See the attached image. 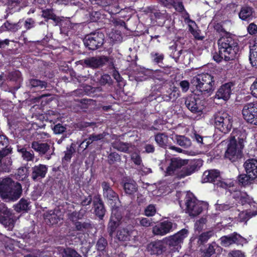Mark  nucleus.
Here are the masks:
<instances>
[{
  "label": "nucleus",
  "instance_id": "6e6552de",
  "mask_svg": "<svg viewBox=\"0 0 257 257\" xmlns=\"http://www.w3.org/2000/svg\"><path fill=\"white\" fill-rule=\"evenodd\" d=\"M242 113L246 121L257 125V102L248 103L244 105Z\"/></svg>",
  "mask_w": 257,
  "mask_h": 257
},
{
  "label": "nucleus",
  "instance_id": "7ed1b4c3",
  "mask_svg": "<svg viewBox=\"0 0 257 257\" xmlns=\"http://www.w3.org/2000/svg\"><path fill=\"white\" fill-rule=\"evenodd\" d=\"M218 54L213 55V58L217 62H220L222 59L225 61L232 60L236 58L239 48L237 43L232 38L223 37L218 41Z\"/></svg>",
  "mask_w": 257,
  "mask_h": 257
},
{
  "label": "nucleus",
  "instance_id": "69168bd1",
  "mask_svg": "<svg viewBox=\"0 0 257 257\" xmlns=\"http://www.w3.org/2000/svg\"><path fill=\"white\" fill-rule=\"evenodd\" d=\"M131 159L133 162L137 165H141L142 163V160L140 155L136 153H133L131 155Z\"/></svg>",
  "mask_w": 257,
  "mask_h": 257
},
{
  "label": "nucleus",
  "instance_id": "13d9d810",
  "mask_svg": "<svg viewBox=\"0 0 257 257\" xmlns=\"http://www.w3.org/2000/svg\"><path fill=\"white\" fill-rule=\"evenodd\" d=\"M212 235V232L210 231L202 233L199 237V242L200 243H203L206 242Z\"/></svg>",
  "mask_w": 257,
  "mask_h": 257
},
{
  "label": "nucleus",
  "instance_id": "3c124183",
  "mask_svg": "<svg viewBox=\"0 0 257 257\" xmlns=\"http://www.w3.org/2000/svg\"><path fill=\"white\" fill-rule=\"evenodd\" d=\"M250 179H251L248 175L241 174L238 176L239 183L242 186H246L250 183Z\"/></svg>",
  "mask_w": 257,
  "mask_h": 257
},
{
  "label": "nucleus",
  "instance_id": "aec40b11",
  "mask_svg": "<svg viewBox=\"0 0 257 257\" xmlns=\"http://www.w3.org/2000/svg\"><path fill=\"white\" fill-rule=\"evenodd\" d=\"M44 218L45 222L47 224L53 225L57 224L61 220L63 219V215L59 209H55L54 210H50L44 215Z\"/></svg>",
  "mask_w": 257,
  "mask_h": 257
},
{
  "label": "nucleus",
  "instance_id": "423d86ee",
  "mask_svg": "<svg viewBox=\"0 0 257 257\" xmlns=\"http://www.w3.org/2000/svg\"><path fill=\"white\" fill-rule=\"evenodd\" d=\"M184 202L186 212L192 216H196L199 215L203 208L207 206L206 203L198 200L190 192H188L186 194Z\"/></svg>",
  "mask_w": 257,
  "mask_h": 257
},
{
  "label": "nucleus",
  "instance_id": "e2e57ef3",
  "mask_svg": "<svg viewBox=\"0 0 257 257\" xmlns=\"http://www.w3.org/2000/svg\"><path fill=\"white\" fill-rule=\"evenodd\" d=\"M215 205L216 209L219 211L227 210L233 207L232 206L229 204H219L218 203H217Z\"/></svg>",
  "mask_w": 257,
  "mask_h": 257
},
{
  "label": "nucleus",
  "instance_id": "ddd939ff",
  "mask_svg": "<svg viewBox=\"0 0 257 257\" xmlns=\"http://www.w3.org/2000/svg\"><path fill=\"white\" fill-rule=\"evenodd\" d=\"M220 240L221 245L225 247L228 246L233 243L242 246L247 242L245 238L236 233L223 236L220 238Z\"/></svg>",
  "mask_w": 257,
  "mask_h": 257
},
{
  "label": "nucleus",
  "instance_id": "7c9ffc66",
  "mask_svg": "<svg viewBox=\"0 0 257 257\" xmlns=\"http://www.w3.org/2000/svg\"><path fill=\"white\" fill-rule=\"evenodd\" d=\"M16 179L19 181H25L27 185L29 186V181L28 179L29 172L28 169L25 167H21L16 174Z\"/></svg>",
  "mask_w": 257,
  "mask_h": 257
},
{
  "label": "nucleus",
  "instance_id": "6ab92c4d",
  "mask_svg": "<svg viewBox=\"0 0 257 257\" xmlns=\"http://www.w3.org/2000/svg\"><path fill=\"white\" fill-rule=\"evenodd\" d=\"M168 77V75L164 71L157 70L155 71L152 70L150 77L153 78L155 82L157 84L167 88L168 86H171V82L167 79Z\"/></svg>",
  "mask_w": 257,
  "mask_h": 257
},
{
  "label": "nucleus",
  "instance_id": "680f3d73",
  "mask_svg": "<svg viewBox=\"0 0 257 257\" xmlns=\"http://www.w3.org/2000/svg\"><path fill=\"white\" fill-rule=\"evenodd\" d=\"M20 76L21 74L19 71H14L9 73L8 78L10 80L16 81L20 77Z\"/></svg>",
  "mask_w": 257,
  "mask_h": 257
},
{
  "label": "nucleus",
  "instance_id": "58836bf2",
  "mask_svg": "<svg viewBox=\"0 0 257 257\" xmlns=\"http://www.w3.org/2000/svg\"><path fill=\"white\" fill-rule=\"evenodd\" d=\"M217 185L221 188L228 189L229 192H231V188L234 186V181L231 179H227L219 181Z\"/></svg>",
  "mask_w": 257,
  "mask_h": 257
},
{
  "label": "nucleus",
  "instance_id": "8fccbe9b",
  "mask_svg": "<svg viewBox=\"0 0 257 257\" xmlns=\"http://www.w3.org/2000/svg\"><path fill=\"white\" fill-rule=\"evenodd\" d=\"M42 16L44 18H48L49 19H52L55 21H58V18L54 15L51 10L47 9L42 11Z\"/></svg>",
  "mask_w": 257,
  "mask_h": 257
},
{
  "label": "nucleus",
  "instance_id": "39448f33",
  "mask_svg": "<svg viewBox=\"0 0 257 257\" xmlns=\"http://www.w3.org/2000/svg\"><path fill=\"white\" fill-rule=\"evenodd\" d=\"M191 83L202 94L210 95L214 90L213 77L208 74H200L193 77Z\"/></svg>",
  "mask_w": 257,
  "mask_h": 257
},
{
  "label": "nucleus",
  "instance_id": "c756f323",
  "mask_svg": "<svg viewBox=\"0 0 257 257\" xmlns=\"http://www.w3.org/2000/svg\"><path fill=\"white\" fill-rule=\"evenodd\" d=\"M219 177V172L216 170L206 171L204 172L202 180L203 182H214Z\"/></svg>",
  "mask_w": 257,
  "mask_h": 257
},
{
  "label": "nucleus",
  "instance_id": "0e129e2a",
  "mask_svg": "<svg viewBox=\"0 0 257 257\" xmlns=\"http://www.w3.org/2000/svg\"><path fill=\"white\" fill-rule=\"evenodd\" d=\"M9 144L7 138L4 135H0V150L7 148Z\"/></svg>",
  "mask_w": 257,
  "mask_h": 257
},
{
  "label": "nucleus",
  "instance_id": "c9c22d12",
  "mask_svg": "<svg viewBox=\"0 0 257 257\" xmlns=\"http://www.w3.org/2000/svg\"><path fill=\"white\" fill-rule=\"evenodd\" d=\"M94 205L96 215L102 219L105 212L102 202L100 200H98L94 202Z\"/></svg>",
  "mask_w": 257,
  "mask_h": 257
},
{
  "label": "nucleus",
  "instance_id": "2eb2a0df",
  "mask_svg": "<svg viewBox=\"0 0 257 257\" xmlns=\"http://www.w3.org/2000/svg\"><path fill=\"white\" fill-rule=\"evenodd\" d=\"M246 137L245 131L242 130H233L229 140V144L239 146V148H243L244 143Z\"/></svg>",
  "mask_w": 257,
  "mask_h": 257
},
{
  "label": "nucleus",
  "instance_id": "bb28decb",
  "mask_svg": "<svg viewBox=\"0 0 257 257\" xmlns=\"http://www.w3.org/2000/svg\"><path fill=\"white\" fill-rule=\"evenodd\" d=\"M31 148L36 152H38L40 155L48 153L50 150V146L48 144L37 141H33L32 143Z\"/></svg>",
  "mask_w": 257,
  "mask_h": 257
},
{
  "label": "nucleus",
  "instance_id": "cd10ccee",
  "mask_svg": "<svg viewBox=\"0 0 257 257\" xmlns=\"http://www.w3.org/2000/svg\"><path fill=\"white\" fill-rule=\"evenodd\" d=\"M172 84L171 82V86L168 87H169V90H167L166 93L163 95V98L165 101H174L180 96L179 91Z\"/></svg>",
  "mask_w": 257,
  "mask_h": 257
},
{
  "label": "nucleus",
  "instance_id": "6e6d98bb",
  "mask_svg": "<svg viewBox=\"0 0 257 257\" xmlns=\"http://www.w3.org/2000/svg\"><path fill=\"white\" fill-rule=\"evenodd\" d=\"M107 241L106 239L103 237H101L98 239L96 244V247L97 250L102 251L105 249Z\"/></svg>",
  "mask_w": 257,
  "mask_h": 257
},
{
  "label": "nucleus",
  "instance_id": "f3484780",
  "mask_svg": "<svg viewBox=\"0 0 257 257\" xmlns=\"http://www.w3.org/2000/svg\"><path fill=\"white\" fill-rule=\"evenodd\" d=\"M232 197L241 205H244L247 204L250 205L252 209H257V203L253 201L252 198L250 197L245 192L236 191L232 193Z\"/></svg>",
  "mask_w": 257,
  "mask_h": 257
},
{
  "label": "nucleus",
  "instance_id": "0eeeda50",
  "mask_svg": "<svg viewBox=\"0 0 257 257\" xmlns=\"http://www.w3.org/2000/svg\"><path fill=\"white\" fill-rule=\"evenodd\" d=\"M215 127L222 133L227 134L232 126V117L227 112L219 111L213 116Z\"/></svg>",
  "mask_w": 257,
  "mask_h": 257
},
{
  "label": "nucleus",
  "instance_id": "052dcab7",
  "mask_svg": "<svg viewBox=\"0 0 257 257\" xmlns=\"http://www.w3.org/2000/svg\"><path fill=\"white\" fill-rule=\"evenodd\" d=\"M140 224L144 227H149L151 225L152 222V219L145 217L138 218Z\"/></svg>",
  "mask_w": 257,
  "mask_h": 257
},
{
  "label": "nucleus",
  "instance_id": "a19ab883",
  "mask_svg": "<svg viewBox=\"0 0 257 257\" xmlns=\"http://www.w3.org/2000/svg\"><path fill=\"white\" fill-rule=\"evenodd\" d=\"M249 60L252 66H257V45L253 46L250 50Z\"/></svg>",
  "mask_w": 257,
  "mask_h": 257
},
{
  "label": "nucleus",
  "instance_id": "bf43d9fd",
  "mask_svg": "<svg viewBox=\"0 0 257 257\" xmlns=\"http://www.w3.org/2000/svg\"><path fill=\"white\" fill-rule=\"evenodd\" d=\"M65 257H82L74 249L71 248L65 249Z\"/></svg>",
  "mask_w": 257,
  "mask_h": 257
},
{
  "label": "nucleus",
  "instance_id": "412c9836",
  "mask_svg": "<svg viewBox=\"0 0 257 257\" xmlns=\"http://www.w3.org/2000/svg\"><path fill=\"white\" fill-rule=\"evenodd\" d=\"M233 86V84L232 82L222 85L216 92L215 98L218 99H222L224 100H228L230 98Z\"/></svg>",
  "mask_w": 257,
  "mask_h": 257
},
{
  "label": "nucleus",
  "instance_id": "1a4fd4ad",
  "mask_svg": "<svg viewBox=\"0 0 257 257\" xmlns=\"http://www.w3.org/2000/svg\"><path fill=\"white\" fill-rule=\"evenodd\" d=\"M0 223H2L8 230H11L15 224L13 218L12 213L6 205L0 201Z\"/></svg>",
  "mask_w": 257,
  "mask_h": 257
},
{
  "label": "nucleus",
  "instance_id": "e433bc0d",
  "mask_svg": "<svg viewBox=\"0 0 257 257\" xmlns=\"http://www.w3.org/2000/svg\"><path fill=\"white\" fill-rule=\"evenodd\" d=\"M29 202L24 199H21L19 203L15 206V210L17 212L27 211L29 209Z\"/></svg>",
  "mask_w": 257,
  "mask_h": 257
},
{
  "label": "nucleus",
  "instance_id": "5701e85b",
  "mask_svg": "<svg viewBox=\"0 0 257 257\" xmlns=\"http://www.w3.org/2000/svg\"><path fill=\"white\" fill-rule=\"evenodd\" d=\"M247 174L253 179L257 177V160L254 159L247 160L244 163Z\"/></svg>",
  "mask_w": 257,
  "mask_h": 257
},
{
  "label": "nucleus",
  "instance_id": "9d476101",
  "mask_svg": "<svg viewBox=\"0 0 257 257\" xmlns=\"http://www.w3.org/2000/svg\"><path fill=\"white\" fill-rule=\"evenodd\" d=\"M104 35L102 33H93L85 36L83 42L84 45L89 50H94L103 44Z\"/></svg>",
  "mask_w": 257,
  "mask_h": 257
},
{
  "label": "nucleus",
  "instance_id": "4468645a",
  "mask_svg": "<svg viewBox=\"0 0 257 257\" xmlns=\"http://www.w3.org/2000/svg\"><path fill=\"white\" fill-rule=\"evenodd\" d=\"M176 227L172 222L165 220L155 225L153 228V233L156 235L163 236L172 231Z\"/></svg>",
  "mask_w": 257,
  "mask_h": 257
},
{
  "label": "nucleus",
  "instance_id": "49530a36",
  "mask_svg": "<svg viewBox=\"0 0 257 257\" xmlns=\"http://www.w3.org/2000/svg\"><path fill=\"white\" fill-rule=\"evenodd\" d=\"M206 220L204 218H202L197 221L194 225V228L196 231L199 233L205 226Z\"/></svg>",
  "mask_w": 257,
  "mask_h": 257
},
{
  "label": "nucleus",
  "instance_id": "a18cd8bd",
  "mask_svg": "<svg viewBox=\"0 0 257 257\" xmlns=\"http://www.w3.org/2000/svg\"><path fill=\"white\" fill-rule=\"evenodd\" d=\"M20 22L18 23L12 24L7 21L4 24V26L7 30L16 32L21 28Z\"/></svg>",
  "mask_w": 257,
  "mask_h": 257
},
{
  "label": "nucleus",
  "instance_id": "c85d7f7f",
  "mask_svg": "<svg viewBox=\"0 0 257 257\" xmlns=\"http://www.w3.org/2000/svg\"><path fill=\"white\" fill-rule=\"evenodd\" d=\"M253 9L251 7L244 6L241 8L238 14L240 19L243 21H249L252 19L253 16Z\"/></svg>",
  "mask_w": 257,
  "mask_h": 257
},
{
  "label": "nucleus",
  "instance_id": "774afa93",
  "mask_svg": "<svg viewBox=\"0 0 257 257\" xmlns=\"http://www.w3.org/2000/svg\"><path fill=\"white\" fill-rule=\"evenodd\" d=\"M227 257H244V255L240 250H236L231 251Z\"/></svg>",
  "mask_w": 257,
  "mask_h": 257
},
{
  "label": "nucleus",
  "instance_id": "f8f14e48",
  "mask_svg": "<svg viewBox=\"0 0 257 257\" xmlns=\"http://www.w3.org/2000/svg\"><path fill=\"white\" fill-rule=\"evenodd\" d=\"M185 104L194 113L201 112L204 108L202 101L196 94H191L185 98Z\"/></svg>",
  "mask_w": 257,
  "mask_h": 257
},
{
  "label": "nucleus",
  "instance_id": "2f4dec72",
  "mask_svg": "<svg viewBox=\"0 0 257 257\" xmlns=\"http://www.w3.org/2000/svg\"><path fill=\"white\" fill-rule=\"evenodd\" d=\"M17 151L24 160L27 162L33 161L35 156L32 151H28L25 148L21 146H18Z\"/></svg>",
  "mask_w": 257,
  "mask_h": 257
},
{
  "label": "nucleus",
  "instance_id": "4d7b16f0",
  "mask_svg": "<svg viewBox=\"0 0 257 257\" xmlns=\"http://www.w3.org/2000/svg\"><path fill=\"white\" fill-rule=\"evenodd\" d=\"M92 4L98 5L102 7L112 4V0H89Z\"/></svg>",
  "mask_w": 257,
  "mask_h": 257
},
{
  "label": "nucleus",
  "instance_id": "5fc2aeb1",
  "mask_svg": "<svg viewBox=\"0 0 257 257\" xmlns=\"http://www.w3.org/2000/svg\"><path fill=\"white\" fill-rule=\"evenodd\" d=\"M156 212L155 206L154 205H149L145 210V214L147 216H152Z\"/></svg>",
  "mask_w": 257,
  "mask_h": 257
},
{
  "label": "nucleus",
  "instance_id": "79ce46f5",
  "mask_svg": "<svg viewBox=\"0 0 257 257\" xmlns=\"http://www.w3.org/2000/svg\"><path fill=\"white\" fill-rule=\"evenodd\" d=\"M150 56L152 61L157 64L162 63L164 58L163 54L156 52H152Z\"/></svg>",
  "mask_w": 257,
  "mask_h": 257
},
{
  "label": "nucleus",
  "instance_id": "f257e3e1",
  "mask_svg": "<svg viewBox=\"0 0 257 257\" xmlns=\"http://www.w3.org/2000/svg\"><path fill=\"white\" fill-rule=\"evenodd\" d=\"M203 165L201 159L188 162L179 158L166 159L160 164V169L165 176H173L178 179L184 178L198 171Z\"/></svg>",
  "mask_w": 257,
  "mask_h": 257
},
{
  "label": "nucleus",
  "instance_id": "603ef678",
  "mask_svg": "<svg viewBox=\"0 0 257 257\" xmlns=\"http://www.w3.org/2000/svg\"><path fill=\"white\" fill-rule=\"evenodd\" d=\"M99 83L102 85H104L107 84L110 85L112 83V80L109 75L105 74L101 75L99 79Z\"/></svg>",
  "mask_w": 257,
  "mask_h": 257
},
{
  "label": "nucleus",
  "instance_id": "a878e982",
  "mask_svg": "<svg viewBox=\"0 0 257 257\" xmlns=\"http://www.w3.org/2000/svg\"><path fill=\"white\" fill-rule=\"evenodd\" d=\"M152 70L142 67H137L134 71V76L137 81L146 80L151 76Z\"/></svg>",
  "mask_w": 257,
  "mask_h": 257
},
{
  "label": "nucleus",
  "instance_id": "de8ad7c7",
  "mask_svg": "<svg viewBox=\"0 0 257 257\" xmlns=\"http://www.w3.org/2000/svg\"><path fill=\"white\" fill-rule=\"evenodd\" d=\"M75 225L76 229L80 231H84L86 229L89 228L91 226V224L86 222H76Z\"/></svg>",
  "mask_w": 257,
  "mask_h": 257
},
{
  "label": "nucleus",
  "instance_id": "338daca9",
  "mask_svg": "<svg viewBox=\"0 0 257 257\" xmlns=\"http://www.w3.org/2000/svg\"><path fill=\"white\" fill-rule=\"evenodd\" d=\"M251 94L257 98V78L252 83L250 87Z\"/></svg>",
  "mask_w": 257,
  "mask_h": 257
},
{
  "label": "nucleus",
  "instance_id": "f03ea898",
  "mask_svg": "<svg viewBox=\"0 0 257 257\" xmlns=\"http://www.w3.org/2000/svg\"><path fill=\"white\" fill-rule=\"evenodd\" d=\"M103 189V195L107 200L112 207V213L110 221L108 225V231L110 236H112L116 227L119 224L121 219V214L118 210L120 204L118 195L112 189L109 183L106 182H102L101 184Z\"/></svg>",
  "mask_w": 257,
  "mask_h": 257
},
{
  "label": "nucleus",
  "instance_id": "864d4df0",
  "mask_svg": "<svg viewBox=\"0 0 257 257\" xmlns=\"http://www.w3.org/2000/svg\"><path fill=\"white\" fill-rule=\"evenodd\" d=\"M12 152V150L10 147L8 148L7 147L4 149H1V150H0V161H1L2 159L9 157Z\"/></svg>",
  "mask_w": 257,
  "mask_h": 257
},
{
  "label": "nucleus",
  "instance_id": "4c0bfd02",
  "mask_svg": "<svg viewBox=\"0 0 257 257\" xmlns=\"http://www.w3.org/2000/svg\"><path fill=\"white\" fill-rule=\"evenodd\" d=\"M155 141L160 147H165L168 142V137L164 134H159L156 136Z\"/></svg>",
  "mask_w": 257,
  "mask_h": 257
},
{
  "label": "nucleus",
  "instance_id": "c03bdc74",
  "mask_svg": "<svg viewBox=\"0 0 257 257\" xmlns=\"http://www.w3.org/2000/svg\"><path fill=\"white\" fill-rule=\"evenodd\" d=\"M216 244H209L208 247L203 251L202 255L203 257H213L215 253V247Z\"/></svg>",
  "mask_w": 257,
  "mask_h": 257
},
{
  "label": "nucleus",
  "instance_id": "4be33fe9",
  "mask_svg": "<svg viewBox=\"0 0 257 257\" xmlns=\"http://www.w3.org/2000/svg\"><path fill=\"white\" fill-rule=\"evenodd\" d=\"M121 226L119 228L117 232V237L120 240L126 241L130 239L131 234L133 230V226L131 225H127L126 226H123L120 220L119 224L116 228L119 225Z\"/></svg>",
  "mask_w": 257,
  "mask_h": 257
},
{
  "label": "nucleus",
  "instance_id": "ea45409f",
  "mask_svg": "<svg viewBox=\"0 0 257 257\" xmlns=\"http://www.w3.org/2000/svg\"><path fill=\"white\" fill-rule=\"evenodd\" d=\"M176 141L179 145L185 148H188L191 145L190 140L183 136H177Z\"/></svg>",
  "mask_w": 257,
  "mask_h": 257
},
{
  "label": "nucleus",
  "instance_id": "a211bd4d",
  "mask_svg": "<svg viewBox=\"0 0 257 257\" xmlns=\"http://www.w3.org/2000/svg\"><path fill=\"white\" fill-rule=\"evenodd\" d=\"M243 148H239V146H236L228 144L227 149L225 153V157L233 162L240 159L242 156Z\"/></svg>",
  "mask_w": 257,
  "mask_h": 257
},
{
  "label": "nucleus",
  "instance_id": "393cba45",
  "mask_svg": "<svg viewBox=\"0 0 257 257\" xmlns=\"http://www.w3.org/2000/svg\"><path fill=\"white\" fill-rule=\"evenodd\" d=\"M164 242L162 240H158L151 242L148 245V250L151 254H161L165 250V247L164 245Z\"/></svg>",
  "mask_w": 257,
  "mask_h": 257
},
{
  "label": "nucleus",
  "instance_id": "473e14b6",
  "mask_svg": "<svg viewBox=\"0 0 257 257\" xmlns=\"http://www.w3.org/2000/svg\"><path fill=\"white\" fill-rule=\"evenodd\" d=\"M111 146L114 149L123 152H130V148L132 147L129 144L123 143L119 141L113 142L112 143Z\"/></svg>",
  "mask_w": 257,
  "mask_h": 257
},
{
  "label": "nucleus",
  "instance_id": "20e7f679",
  "mask_svg": "<svg viewBox=\"0 0 257 257\" xmlns=\"http://www.w3.org/2000/svg\"><path fill=\"white\" fill-rule=\"evenodd\" d=\"M22 192V187L19 182L9 177L0 179V196L2 198L15 201L20 198Z\"/></svg>",
  "mask_w": 257,
  "mask_h": 257
},
{
  "label": "nucleus",
  "instance_id": "f704fd0d",
  "mask_svg": "<svg viewBox=\"0 0 257 257\" xmlns=\"http://www.w3.org/2000/svg\"><path fill=\"white\" fill-rule=\"evenodd\" d=\"M255 210H245L240 212L238 214V219L241 222L248 220L251 217L257 215V209H254Z\"/></svg>",
  "mask_w": 257,
  "mask_h": 257
},
{
  "label": "nucleus",
  "instance_id": "dca6fc26",
  "mask_svg": "<svg viewBox=\"0 0 257 257\" xmlns=\"http://www.w3.org/2000/svg\"><path fill=\"white\" fill-rule=\"evenodd\" d=\"M107 58L105 57H92L79 61V64L91 68H97L103 66Z\"/></svg>",
  "mask_w": 257,
  "mask_h": 257
},
{
  "label": "nucleus",
  "instance_id": "37998d69",
  "mask_svg": "<svg viewBox=\"0 0 257 257\" xmlns=\"http://www.w3.org/2000/svg\"><path fill=\"white\" fill-rule=\"evenodd\" d=\"M105 137L103 134H93L91 135L88 139H86L85 142L86 143V147L94 141H96L102 139Z\"/></svg>",
  "mask_w": 257,
  "mask_h": 257
},
{
  "label": "nucleus",
  "instance_id": "72a5a7b5",
  "mask_svg": "<svg viewBox=\"0 0 257 257\" xmlns=\"http://www.w3.org/2000/svg\"><path fill=\"white\" fill-rule=\"evenodd\" d=\"M123 189L126 194L131 195L137 190L136 183L133 180H128L123 184Z\"/></svg>",
  "mask_w": 257,
  "mask_h": 257
},
{
  "label": "nucleus",
  "instance_id": "b1692460",
  "mask_svg": "<svg viewBox=\"0 0 257 257\" xmlns=\"http://www.w3.org/2000/svg\"><path fill=\"white\" fill-rule=\"evenodd\" d=\"M46 165L39 164L32 168L31 177L34 181L39 180L45 177L47 172Z\"/></svg>",
  "mask_w": 257,
  "mask_h": 257
},
{
  "label": "nucleus",
  "instance_id": "9b49d317",
  "mask_svg": "<svg viewBox=\"0 0 257 257\" xmlns=\"http://www.w3.org/2000/svg\"><path fill=\"white\" fill-rule=\"evenodd\" d=\"M188 233L187 229H182L175 234L164 238L163 241L170 246L178 248L183 243L184 239L187 237Z\"/></svg>",
  "mask_w": 257,
  "mask_h": 257
},
{
  "label": "nucleus",
  "instance_id": "09e8293b",
  "mask_svg": "<svg viewBox=\"0 0 257 257\" xmlns=\"http://www.w3.org/2000/svg\"><path fill=\"white\" fill-rule=\"evenodd\" d=\"M30 84L32 87H40V88H46L47 83L38 79H31L30 80Z\"/></svg>",
  "mask_w": 257,
  "mask_h": 257
}]
</instances>
